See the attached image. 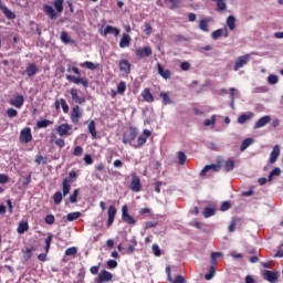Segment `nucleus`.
Masks as SVG:
<instances>
[{"instance_id":"nucleus-1","label":"nucleus","mask_w":283,"mask_h":283,"mask_svg":"<svg viewBox=\"0 0 283 283\" xmlns=\"http://www.w3.org/2000/svg\"><path fill=\"white\" fill-rule=\"evenodd\" d=\"M63 1L64 0H54L53 1L54 7L50 4H43L42 10L44 14H46V17L51 19V21H56L59 19V14L63 12ZM54 8L56 11L54 10Z\"/></svg>"},{"instance_id":"nucleus-2","label":"nucleus","mask_w":283,"mask_h":283,"mask_svg":"<svg viewBox=\"0 0 283 283\" xmlns=\"http://www.w3.org/2000/svg\"><path fill=\"white\" fill-rule=\"evenodd\" d=\"M138 137V128L130 126L124 134L122 143L124 145H130V147H134L136 138Z\"/></svg>"},{"instance_id":"nucleus-3","label":"nucleus","mask_w":283,"mask_h":283,"mask_svg":"<svg viewBox=\"0 0 283 283\" xmlns=\"http://www.w3.org/2000/svg\"><path fill=\"white\" fill-rule=\"evenodd\" d=\"M151 136V130L144 129L143 134L137 138V143L133 145L134 149H140L147 143V138Z\"/></svg>"},{"instance_id":"nucleus-4","label":"nucleus","mask_w":283,"mask_h":283,"mask_svg":"<svg viewBox=\"0 0 283 283\" xmlns=\"http://www.w3.org/2000/svg\"><path fill=\"white\" fill-rule=\"evenodd\" d=\"M66 81H69V83H74V85H82L85 88L90 87V81L87 80V77L66 75Z\"/></svg>"},{"instance_id":"nucleus-5","label":"nucleus","mask_w":283,"mask_h":283,"mask_svg":"<svg viewBox=\"0 0 283 283\" xmlns=\"http://www.w3.org/2000/svg\"><path fill=\"white\" fill-rule=\"evenodd\" d=\"M114 280V274L107 270H102L98 273L97 279L95 280L96 283H105V282H112Z\"/></svg>"},{"instance_id":"nucleus-6","label":"nucleus","mask_w":283,"mask_h":283,"mask_svg":"<svg viewBox=\"0 0 283 283\" xmlns=\"http://www.w3.org/2000/svg\"><path fill=\"white\" fill-rule=\"evenodd\" d=\"M151 54H153L151 46L137 48L135 50V55L137 59H147L151 56Z\"/></svg>"},{"instance_id":"nucleus-7","label":"nucleus","mask_w":283,"mask_h":283,"mask_svg":"<svg viewBox=\"0 0 283 283\" xmlns=\"http://www.w3.org/2000/svg\"><path fill=\"white\" fill-rule=\"evenodd\" d=\"M20 143H24V145L32 143V129H30V127H24L20 132Z\"/></svg>"},{"instance_id":"nucleus-8","label":"nucleus","mask_w":283,"mask_h":283,"mask_svg":"<svg viewBox=\"0 0 283 283\" xmlns=\"http://www.w3.org/2000/svg\"><path fill=\"white\" fill-rule=\"evenodd\" d=\"M122 220L126 222V224H136V219L129 214V209L127 206L122 207Z\"/></svg>"},{"instance_id":"nucleus-9","label":"nucleus","mask_w":283,"mask_h":283,"mask_svg":"<svg viewBox=\"0 0 283 283\" xmlns=\"http://www.w3.org/2000/svg\"><path fill=\"white\" fill-rule=\"evenodd\" d=\"M251 60V55L245 54L242 56H239L234 63V72H238V70H240V67H244V65H247V63H249V61Z\"/></svg>"},{"instance_id":"nucleus-10","label":"nucleus","mask_w":283,"mask_h":283,"mask_svg":"<svg viewBox=\"0 0 283 283\" xmlns=\"http://www.w3.org/2000/svg\"><path fill=\"white\" fill-rule=\"evenodd\" d=\"M263 280H266L270 283H277V280H280V274L277 272L266 270L263 273Z\"/></svg>"},{"instance_id":"nucleus-11","label":"nucleus","mask_w":283,"mask_h":283,"mask_svg":"<svg viewBox=\"0 0 283 283\" xmlns=\"http://www.w3.org/2000/svg\"><path fill=\"white\" fill-rule=\"evenodd\" d=\"M129 188L134 191V193H138L140 189H143V185L140 184V177L133 176Z\"/></svg>"},{"instance_id":"nucleus-12","label":"nucleus","mask_w":283,"mask_h":283,"mask_svg":"<svg viewBox=\"0 0 283 283\" xmlns=\"http://www.w3.org/2000/svg\"><path fill=\"white\" fill-rule=\"evenodd\" d=\"M157 72L165 81H167V78H171V71L169 69H165L160 63H157Z\"/></svg>"},{"instance_id":"nucleus-13","label":"nucleus","mask_w":283,"mask_h":283,"mask_svg":"<svg viewBox=\"0 0 283 283\" xmlns=\"http://www.w3.org/2000/svg\"><path fill=\"white\" fill-rule=\"evenodd\" d=\"M119 71L124 74H130L132 73V63L127 60H122L118 63Z\"/></svg>"},{"instance_id":"nucleus-14","label":"nucleus","mask_w":283,"mask_h":283,"mask_svg":"<svg viewBox=\"0 0 283 283\" xmlns=\"http://www.w3.org/2000/svg\"><path fill=\"white\" fill-rule=\"evenodd\" d=\"M10 105L21 109L23 107V103H25V97L23 95H17L13 99H10Z\"/></svg>"},{"instance_id":"nucleus-15","label":"nucleus","mask_w":283,"mask_h":283,"mask_svg":"<svg viewBox=\"0 0 283 283\" xmlns=\"http://www.w3.org/2000/svg\"><path fill=\"white\" fill-rule=\"evenodd\" d=\"M71 120L76 125L81 120V107L78 105L74 106L71 112Z\"/></svg>"},{"instance_id":"nucleus-16","label":"nucleus","mask_w":283,"mask_h":283,"mask_svg":"<svg viewBox=\"0 0 283 283\" xmlns=\"http://www.w3.org/2000/svg\"><path fill=\"white\" fill-rule=\"evenodd\" d=\"M71 130H72V126L70 124H61L56 128L59 136H70Z\"/></svg>"},{"instance_id":"nucleus-17","label":"nucleus","mask_w":283,"mask_h":283,"mask_svg":"<svg viewBox=\"0 0 283 283\" xmlns=\"http://www.w3.org/2000/svg\"><path fill=\"white\" fill-rule=\"evenodd\" d=\"M102 36H107V34H114V36H118L120 34V30L116 27L106 25L104 31H101Z\"/></svg>"},{"instance_id":"nucleus-18","label":"nucleus","mask_w":283,"mask_h":283,"mask_svg":"<svg viewBox=\"0 0 283 283\" xmlns=\"http://www.w3.org/2000/svg\"><path fill=\"white\" fill-rule=\"evenodd\" d=\"M107 227H112L114 224V220L116 218V207L109 206L107 210Z\"/></svg>"},{"instance_id":"nucleus-19","label":"nucleus","mask_w":283,"mask_h":283,"mask_svg":"<svg viewBox=\"0 0 283 283\" xmlns=\"http://www.w3.org/2000/svg\"><path fill=\"white\" fill-rule=\"evenodd\" d=\"M277 158H280V145H275V146L273 147V150H272V153H271V155H270V160H269V163H270L271 165H275V163H277Z\"/></svg>"},{"instance_id":"nucleus-20","label":"nucleus","mask_w":283,"mask_h":283,"mask_svg":"<svg viewBox=\"0 0 283 283\" xmlns=\"http://www.w3.org/2000/svg\"><path fill=\"white\" fill-rule=\"evenodd\" d=\"M70 92L74 103H77L78 105H83V103H85V97L78 96V91L76 88H71Z\"/></svg>"},{"instance_id":"nucleus-21","label":"nucleus","mask_w":283,"mask_h":283,"mask_svg":"<svg viewBox=\"0 0 283 283\" xmlns=\"http://www.w3.org/2000/svg\"><path fill=\"white\" fill-rule=\"evenodd\" d=\"M72 182H73V180L70 178L63 179V181H62L63 196H67V193H70V189H72Z\"/></svg>"},{"instance_id":"nucleus-22","label":"nucleus","mask_w":283,"mask_h":283,"mask_svg":"<svg viewBox=\"0 0 283 283\" xmlns=\"http://www.w3.org/2000/svg\"><path fill=\"white\" fill-rule=\"evenodd\" d=\"M39 72V67H36V64L29 63L25 69V74L32 78L36 73Z\"/></svg>"},{"instance_id":"nucleus-23","label":"nucleus","mask_w":283,"mask_h":283,"mask_svg":"<svg viewBox=\"0 0 283 283\" xmlns=\"http://www.w3.org/2000/svg\"><path fill=\"white\" fill-rule=\"evenodd\" d=\"M219 171L220 170V165L211 164L207 165L200 172V176H207L209 171Z\"/></svg>"},{"instance_id":"nucleus-24","label":"nucleus","mask_w":283,"mask_h":283,"mask_svg":"<svg viewBox=\"0 0 283 283\" xmlns=\"http://www.w3.org/2000/svg\"><path fill=\"white\" fill-rule=\"evenodd\" d=\"M130 44H132V36H129V34L124 33L119 41V48L122 49L129 48Z\"/></svg>"},{"instance_id":"nucleus-25","label":"nucleus","mask_w":283,"mask_h":283,"mask_svg":"<svg viewBox=\"0 0 283 283\" xmlns=\"http://www.w3.org/2000/svg\"><path fill=\"white\" fill-rule=\"evenodd\" d=\"M269 123H271V116H263L255 123L254 129H260V127H264V125H269Z\"/></svg>"},{"instance_id":"nucleus-26","label":"nucleus","mask_w":283,"mask_h":283,"mask_svg":"<svg viewBox=\"0 0 283 283\" xmlns=\"http://www.w3.org/2000/svg\"><path fill=\"white\" fill-rule=\"evenodd\" d=\"M142 96L146 103H154V95L151 94V91L149 88H145L142 92Z\"/></svg>"},{"instance_id":"nucleus-27","label":"nucleus","mask_w":283,"mask_h":283,"mask_svg":"<svg viewBox=\"0 0 283 283\" xmlns=\"http://www.w3.org/2000/svg\"><path fill=\"white\" fill-rule=\"evenodd\" d=\"M61 41H62V43H65V45H67L70 43L72 45H74V43H76L74 40H72V38H70V34H67V32H65V31H63L61 33Z\"/></svg>"},{"instance_id":"nucleus-28","label":"nucleus","mask_w":283,"mask_h":283,"mask_svg":"<svg viewBox=\"0 0 283 283\" xmlns=\"http://www.w3.org/2000/svg\"><path fill=\"white\" fill-rule=\"evenodd\" d=\"M49 125H54V122L50 119H42L36 122L38 129H45V127H49Z\"/></svg>"},{"instance_id":"nucleus-29","label":"nucleus","mask_w":283,"mask_h":283,"mask_svg":"<svg viewBox=\"0 0 283 283\" xmlns=\"http://www.w3.org/2000/svg\"><path fill=\"white\" fill-rule=\"evenodd\" d=\"M80 65H81V67H86V70H92V71L98 70V67H101V64H95V63L90 62V61H86V62H84Z\"/></svg>"},{"instance_id":"nucleus-30","label":"nucleus","mask_w":283,"mask_h":283,"mask_svg":"<svg viewBox=\"0 0 283 283\" xmlns=\"http://www.w3.org/2000/svg\"><path fill=\"white\" fill-rule=\"evenodd\" d=\"M88 132H90L93 140H96V123L94 120L90 122Z\"/></svg>"},{"instance_id":"nucleus-31","label":"nucleus","mask_w":283,"mask_h":283,"mask_svg":"<svg viewBox=\"0 0 283 283\" xmlns=\"http://www.w3.org/2000/svg\"><path fill=\"white\" fill-rule=\"evenodd\" d=\"M4 17H7L8 19H17V14H14V12L10 11V9H8V7L3 6L1 7V9Z\"/></svg>"},{"instance_id":"nucleus-32","label":"nucleus","mask_w":283,"mask_h":283,"mask_svg":"<svg viewBox=\"0 0 283 283\" xmlns=\"http://www.w3.org/2000/svg\"><path fill=\"white\" fill-rule=\"evenodd\" d=\"M252 117H253V113H249L248 115L243 114L238 117V123L240 125H244V123H247V120H251Z\"/></svg>"},{"instance_id":"nucleus-33","label":"nucleus","mask_w":283,"mask_h":283,"mask_svg":"<svg viewBox=\"0 0 283 283\" xmlns=\"http://www.w3.org/2000/svg\"><path fill=\"white\" fill-rule=\"evenodd\" d=\"M30 229V226L28 224V221H20L18 226V233H25Z\"/></svg>"},{"instance_id":"nucleus-34","label":"nucleus","mask_w":283,"mask_h":283,"mask_svg":"<svg viewBox=\"0 0 283 283\" xmlns=\"http://www.w3.org/2000/svg\"><path fill=\"white\" fill-rule=\"evenodd\" d=\"M53 238H54V235L49 232L48 238L45 239V247H44L45 253H50V245L52 244Z\"/></svg>"},{"instance_id":"nucleus-35","label":"nucleus","mask_w":283,"mask_h":283,"mask_svg":"<svg viewBox=\"0 0 283 283\" xmlns=\"http://www.w3.org/2000/svg\"><path fill=\"white\" fill-rule=\"evenodd\" d=\"M78 218H81V212L76 211V212H71L66 216V219L69 222H74V220H78Z\"/></svg>"},{"instance_id":"nucleus-36","label":"nucleus","mask_w":283,"mask_h":283,"mask_svg":"<svg viewBox=\"0 0 283 283\" xmlns=\"http://www.w3.org/2000/svg\"><path fill=\"white\" fill-rule=\"evenodd\" d=\"M227 25L229 30H235V17L229 15L227 19Z\"/></svg>"},{"instance_id":"nucleus-37","label":"nucleus","mask_w":283,"mask_h":283,"mask_svg":"<svg viewBox=\"0 0 283 283\" xmlns=\"http://www.w3.org/2000/svg\"><path fill=\"white\" fill-rule=\"evenodd\" d=\"M227 0H219L217 1V10L218 12H224L227 10Z\"/></svg>"},{"instance_id":"nucleus-38","label":"nucleus","mask_w":283,"mask_h":283,"mask_svg":"<svg viewBox=\"0 0 283 283\" xmlns=\"http://www.w3.org/2000/svg\"><path fill=\"white\" fill-rule=\"evenodd\" d=\"M35 165H48V157H43V155H36L35 160H34Z\"/></svg>"},{"instance_id":"nucleus-39","label":"nucleus","mask_w":283,"mask_h":283,"mask_svg":"<svg viewBox=\"0 0 283 283\" xmlns=\"http://www.w3.org/2000/svg\"><path fill=\"white\" fill-rule=\"evenodd\" d=\"M282 174V169H280V168H274L271 172H270V175H269V177H268V180H269V182H271L272 180H273V177L274 176H280Z\"/></svg>"},{"instance_id":"nucleus-40","label":"nucleus","mask_w":283,"mask_h":283,"mask_svg":"<svg viewBox=\"0 0 283 283\" xmlns=\"http://www.w3.org/2000/svg\"><path fill=\"white\" fill-rule=\"evenodd\" d=\"M160 98H163V103L165 105H171V97H169V94L168 93H160Z\"/></svg>"},{"instance_id":"nucleus-41","label":"nucleus","mask_w":283,"mask_h":283,"mask_svg":"<svg viewBox=\"0 0 283 283\" xmlns=\"http://www.w3.org/2000/svg\"><path fill=\"white\" fill-rule=\"evenodd\" d=\"M53 202L55 205H59L60 202H63V193L61 191H56L53 196Z\"/></svg>"},{"instance_id":"nucleus-42","label":"nucleus","mask_w":283,"mask_h":283,"mask_svg":"<svg viewBox=\"0 0 283 283\" xmlns=\"http://www.w3.org/2000/svg\"><path fill=\"white\" fill-rule=\"evenodd\" d=\"M187 163V154L179 151L178 153V165H185Z\"/></svg>"},{"instance_id":"nucleus-43","label":"nucleus","mask_w":283,"mask_h":283,"mask_svg":"<svg viewBox=\"0 0 283 283\" xmlns=\"http://www.w3.org/2000/svg\"><path fill=\"white\" fill-rule=\"evenodd\" d=\"M250 145H253V138L244 139L241 145V151H244Z\"/></svg>"},{"instance_id":"nucleus-44","label":"nucleus","mask_w":283,"mask_h":283,"mask_svg":"<svg viewBox=\"0 0 283 283\" xmlns=\"http://www.w3.org/2000/svg\"><path fill=\"white\" fill-rule=\"evenodd\" d=\"M32 251H36V248H27L24 251V260L28 262L32 258Z\"/></svg>"},{"instance_id":"nucleus-45","label":"nucleus","mask_w":283,"mask_h":283,"mask_svg":"<svg viewBox=\"0 0 283 283\" xmlns=\"http://www.w3.org/2000/svg\"><path fill=\"white\" fill-rule=\"evenodd\" d=\"M199 28L200 30H202L203 32H209V21L208 20H201L199 22Z\"/></svg>"},{"instance_id":"nucleus-46","label":"nucleus","mask_w":283,"mask_h":283,"mask_svg":"<svg viewBox=\"0 0 283 283\" xmlns=\"http://www.w3.org/2000/svg\"><path fill=\"white\" fill-rule=\"evenodd\" d=\"M127 90V84L125 82H119L117 85V94H125Z\"/></svg>"},{"instance_id":"nucleus-47","label":"nucleus","mask_w":283,"mask_h":283,"mask_svg":"<svg viewBox=\"0 0 283 283\" xmlns=\"http://www.w3.org/2000/svg\"><path fill=\"white\" fill-rule=\"evenodd\" d=\"M216 275V266H210L209 273L205 275L206 280H213V276Z\"/></svg>"},{"instance_id":"nucleus-48","label":"nucleus","mask_w":283,"mask_h":283,"mask_svg":"<svg viewBox=\"0 0 283 283\" xmlns=\"http://www.w3.org/2000/svg\"><path fill=\"white\" fill-rule=\"evenodd\" d=\"M166 273H167L168 282L178 283V276H176L175 280L171 279V266L166 268Z\"/></svg>"},{"instance_id":"nucleus-49","label":"nucleus","mask_w":283,"mask_h":283,"mask_svg":"<svg viewBox=\"0 0 283 283\" xmlns=\"http://www.w3.org/2000/svg\"><path fill=\"white\" fill-rule=\"evenodd\" d=\"M60 105H61L64 114H67V112H70V106L67 105V102L65 101V98L60 99Z\"/></svg>"},{"instance_id":"nucleus-50","label":"nucleus","mask_w":283,"mask_h":283,"mask_svg":"<svg viewBox=\"0 0 283 283\" xmlns=\"http://www.w3.org/2000/svg\"><path fill=\"white\" fill-rule=\"evenodd\" d=\"M216 214V209L213 208H206L203 211L205 218H211V216Z\"/></svg>"},{"instance_id":"nucleus-51","label":"nucleus","mask_w":283,"mask_h":283,"mask_svg":"<svg viewBox=\"0 0 283 283\" xmlns=\"http://www.w3.org/2000/svg\"><path fill=\"white\" fill-rule=\"evenodd\" d=\"M153 252L156 258H160V255H163V251L158 244H153Z\"/></svg>"},{"instance_id":"nucleus-52","label":"nucleus","mask_w":283,"mask_h":283,"mask_svg":"<svg viewBox=\"0 0 283 283\" xmlns=\"http://www.w3.org/2000/svg\"><path fill=\"white\" fill-rule=\"evenodd\" d=\"M76 198H78V189H75L73 191V193L70 196L69 200H70V202H72V205H74L77 201Z\"/></svg>"},{"instance_id":"nucleus-53","label":"nucleus","mask_w":283,"mask_h":283,"mask_svg":"<svg viewBox=\"0 0 283 283\" xmlns=\"http://www.w3.org/2000/svg\"><path fill=\"white\" fill-rule=\"evenodd\" d=\"M83 147L81 146H75L74 149H73V156H77V157H81L83 156Z\"/></svg>"},{"instance_id":"nucleus-54","label":"nucleus","mask_w":283,"mask_h":283,"mask_svg":"<svg viewBox=\"0 0 283 283\" xmlns=\"http://www.w3.org/2000/svg\"><path fill=\"white\" fill-rule=\"evenodd\" d=\"M64 253L65 255H75L76 253H78V249H76V247H71L66 249Z\"/></svg>"},{"instance_id":"nucleus-55","label":"nucleus","mask_w":283,"mask_h":283,"mask_svg":"<svg viewBox=\"0 0 283 283\" xmlns=\"http://www.w3.org/2000/svg\"><path fill=\"white\" fill-rule=\"evenodd\" d=\"M55 220L54 214H46L44 218L46 224H54Z\"/></svg>"},{"instance_id":"nucleus-56","label":"nucleus","mask_w":283,"mask_h":283,"mask_svg":"<svg viewBox=\"0 0 283 283\" xmlns=\"http://www.w3.org/2000/svg\"><path fill=\"white\" fill-rule=\"evenodd\" d=\"M18 115H19V112H17V109H14V108H8L7 109V116L9 118H14Z\"/></svg>"},{"instance_id":"nucleus-57","label":"nucleus","mask_w":283,"mask_h":283,"mask_svg":"<svg viewBox=\"0 0 283 283\" xmlns=\"http://www.w3.org/2000/svg\"><path fill=\"white\" fill-rule=\"evenodd\" d=\"M166 6H168V8H170V10H175L178 0H165Z\"/></svg>"},{"instance_id":"nucleus-58","label":"nucleus","mask_w":283,"mask_h":283,"mask_svg":"<svg viewBox=\"0 0 283 283\" xmlns=\"http://www.w3.org/2000/svg\"><path fill=\"white\" fill-rule=\"evenodd\" d=\"M235 167V163L233 160L226 161L224 168L226 171H231Z\"/></svg>"},{"instance_id":"nucleus-59","label":"nucleus","mask_w":283,"mask_h":283,"mask_svg":"<svg viewBox=\"0 0 283 283\" xmlns=\"http://www.w3.org/2000/svg\"><path fill=\"white\" fill-rule=\"evenodd\" d=\"M203 125H205L206 127H210V125H216V115H213V116L211 117V119H206V120L203 122Z\"/></svg>"},{"instance_id":"nucleus-60","label":"nucleus","mask_w":283,"mask_h":283,"mask_svg":"<svg viewBox=\"0 0 283 283\" xmlns=\"http://www.w3.org/2000/svg\"><path fill=\"white\" fill-rule=\"evenodd\" d=\"M223 34V30L222 29H218L214 32H212V39H220V36H222Z\"/></svg>"},{"instance_id":"nucleus-61","label":"nucleus","mask_w":283,"mask_h":283,"mask_svg":"<svg viewBox=\"0 0 283 283\" xmlns=\"http://www.w3.org/2000/svg\"><path fill=\"white\" fill-rule=\"evenodd\" d=\"M55 145H56V147H59L60 149H63V147H65V139H63V138H57V139L55 140Z\"/></svg>"},{"instance_id":"nucleus-62","label":"nucleus","mask_w":283,"mask_h":283,"mask_svg":"<svg viewBox=\"0 0 283 283\" xmlns=\"http://www.w3.org/2000/svg\"><path fill=\"white\" fill-rule=\"evenodd\" d=\"M84 163H85V165H93L94 164V159H92V155L86 154L84 156Z\"/></svg>"},{"instance_id":"nucleus-63","label":"nucleus","mask_w":283,"mask_h":283,"mask_svg":"<svg viewBox=\"0 0 283 283\" xmlns=\"http://www.w3.org/2000/svg\"><path fill=\"white\" fill-rule=\"evenodd\" d=\"M279 78L276 75H270L268 77V83H270V85H275V83H277Z\"/></svg>"},{"instance_id":"nucleus-64","label":"nucleus","mask_w":283,"mask_h":283,"mask_svg":"<svg viewBox=\"0 0 283 283\" xmlns=\"http://www.w3.org/2000/svg\"><path fill=\"white\" fill-rule=\"evenodd\" d=\"M274 258H283V244L279 247L277 252L275 253Z\"/></svg>"}]
</instances>
